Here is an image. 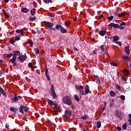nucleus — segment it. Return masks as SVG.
<instances>
[{"label": "nucleus", "instance_id": "33", "mask_svg": "<svg viewBox=\"0 0 131 131\" xmlns=\"http://www.w3.org/2000/svg\"><path fill=\"white\" fill-rule=\"evenodd\" d=\"M36 19V17L35 16H34V17H30L29 18V21H35V20Z\"/></svg>", "mask_w": 131, "mask_h": 131}, {"label": "nucleus", "instance_id": "24", "mask_svg": "<svg viewBox=\"0 0 131 131\" xmlns=\"http://www.w3.org/2000/svg\"><path fill=\"white\" fill-rule=\"evenodd\" d=\"M123 72L125 74L126 76H127L128 74H129V72H128V70H127L126 69H124L123 70Z\"/></svg>", "mask_w": 131, "mask_h": 131}, {"label": "nucleus", "instance_id": "53", "mask_svg": "<svg viewBox=\"0 0 131 131\" xmlns=\"http://www.w3.org/2000/svg\"><path fill=\"white\" fill-rule=\"evenodd\" d=\"M48 16L49 17H55V14H53L52 13H50V14H48Z\"/></svg>", "mask_w": 131, "mask_h": 131}, {"label": "nucleus", "instance_id": "42", "mask_svg": "<svg viewBox=\"0 0 131 131\" xmlns=\"http://www.w3.org/2000/svg\"><path fill=\"white\" fill-rule=\"evenodd\" d=\"M28 43H29V45H31V48H32L33 47V42L32 41H31V40L29 41Z\"/></svg>", "mask_w": 131, "mask_h": 131}, {"label": "nucleus", "instance_id": "8", "mask_svg": "<svg viewBox=\"0 0 131 131\" xmlns=\"http://www.w3.org/2000/svg\"><path fill=\"white\" fill-rule=\"evenodd\" d=\"M43 23H45L47 26H48L49 28H50L51 30H54V29H55L54 28H53V26H54V23L46 21H44Z\"/></svg>", "mask_w": 131, "mask_h": 131}, {"label": "nucleus", "instance_id": "29", "mask_svg": "<svg viewBox=\"0 0 131 131\" xmlns=\"http://www.w3.org/2000/svg\"><path fill=\"white\" fill-rule=\"evenodd\" d=\"M127 124L124 123V124H123V125H122L123 129L124 130H126V129H127Z\"/></svg>", "mask_w": 131, "mask_h": 131}, {"label": "nucleus", "instance_id": "6", "mask_svg": "<svg viewBox=\"0 0 131 131\" xmlns=\"http://www.w3.org/2000/svg\"><path fill=\"white\" fill-rule=\"evenodd\" d=\"M16 60H17V57H14L12 56V58L9 60V63L10 62L12 63L14 67H15V66H17V61H16Z\"/></svg>", "mask_w": 131, "mask_h": 131}, {"label": "nucleus", "instance_id": "1", "mask_svg": "<svg viewBox=\"0 0 131 131\" xmlns=\"http://www.w3.org/2000/svg\"><path fill=\"white\" fill-rule=\"evenodd\" d=\"M125 25H126V22H122L120 24V25H119L118 24L111 23L109 24L107 26H110V27H114V28H117L118 29H121V30H123V29H125Z\"/></svg>", "mask_w": 131, "mask_h": 131}, {"label": "nucleus", "instance_id": "26", "mask_svg": "<svg viewBox=\"0 0 131 131\" xmlns=\"http://www.w3.org/2000/svg\"><path fill=\"white\" fill-rule=\"evenodd\" d=\"M29 67L31 68L32 71H34V69L33 68V64L31 62L29 63Z\"/></svg>", "mask_w": 131, "mask_h": 131}, {"label": "nucleus", "instance_id": "19", "mask_svg": "<svg viewBox=\"0 0 131 131\" xmlns=\"http://www.w3.org/2000/svg\"><path fill=\"white\" fill-rule=\"evenodd\" d=\"M21 12L26 14V13H28V12H29V9H27V8H21Z\"/></svg>", "mask_w": 131, "mask_h": 131}, {"label": "nucleus", "instance_id": "59", "mask_svg": "<svg viewBox=\"0 0 131 131\" xmlns=\"http://www.w3.org/2000/svg\"><path fill=\"white\" fill-rule=\"evenodd\" d=\"M122 79L124 80V81H126V78L124 77H122Z\"/></svg>", "mask_w": 131, "mask_h": 131}, {"label": "nucleus", "instance_id": "48", "mask_svg": "<svg viewBox=\"0 0 131 131\" xmlns=\"http://www.w3.org/2000/svg\"><path fill=\"white\" fill-rule=\"evenodd\" d=\"M20 38L19 37H17V36H15V40L16 41H18L20 40Z\"/></svg>", "mask_w": 131, "mask_h": 131}, {"label": "nucleus", "instance_id": "61", "mask_svg": "<svg viewBox=\"0 0 131 131\" xmlns=\"http://www.w3.org/2000/svg\"><path fill=\"white\" fill-rule=\"evenodd\" d=\"M76 90H78L79 91L80 86L79 85L76 86Z\"/></svg>", "mask_w": 131, "mask_h": 131}, {"label": "nucleus", "instance_id": "60", "mask_svg": "<svg viewBox=\"0 0 131 131\" xmlns=\"http://www.w3.org/2000/svg\"><path fill=\"white\" fill-rule=\"evenodd\" d=\"M4 15L7 18H10V16H9L8 14L5 13Z\"/></svg>", "mask_w": 131, "mask_h": 131}, {"label": "nucleus", "instance_id": "23", "mask_svg": "<svg viewBox=\"0 0 131 131\" xmlns=\"http://www.w3.org/2000/svg\"><path fill=\"white\" fill-rule=\"evenodd\" d=\"M122 59L125 61H130L131 60L130 58L127 56H122Z\"/></svg>", "mask_w": 131, "mask_h": 131}, {"label": "nucleus", "instance_id": "47", "mask_svg": "<svg viewBox=\"0 0 131 131\" xmlns=\"http://www.w3.org/2000/svg\"><path fill=\"white\" fill-rule=\"evenodd\" d=\"M10 43H11V45H14V42H15V40H14V39H11L10 40Z\"/></svg>", "mask_w": 131, "mask_h": 131}, {"label": "nucleus", "instance_id": "28", "mask_svg": "<svg viewBox=\"0 0 131 131\" xmlns=\"http://www.w3.org/2000/svg\"><path fill=\"white\" fill-rule=\"evenodd\" d=\"M0 93H2L3 96H6V93L5 92V91L1 87H0Z\"/></svg>", "mask_w": 131, "mask_h": 131}, {"label": "nucleus", "instance_id": "50", "mask_svg": "<svg viewBox=\"0 0 131 131\" xmlns=\"http://www.w3.org/2000/svg\"><path fill=\"white\" fill-rule=\"evenodd\" d=\"M9 124L8 123H6V125H5V127L6 128H7V129H9L10 128H9Z\"/></svg>", "mask_w": 131, "mask_h": 131}, {"label": "nucleus", "instance_id": "13", "mask_svg": "<svg viewBox=\"0 0 131 131\" xmlns=\"http://www.w3.org/2000/svg\"><path fill=\"white\" fill-rule=\"evenodd\" d=\"M49 72V70L48 69H46L45 70V75L46 76V78L48 80H51V78H50V76H49V74H48Z\"/></svg>", "mask_w": 131, "mask_h": 131}, {"label": "nucleus", "instance_id": "11", "mask_svg": "<svg viewBox=\"0 0 131 131\" xmlns=\"http://www.w3.org/2000/svg\"><path fill=\"white\" fill-rule=\"evenodd\" d=\"M84 92L86 95H88L90 93V86L88 85H86L84 87Z\"/></svg>", "mask_w": 131, "mask_h": 131}, {"label": "nucleus", "instance_id": "37", "mask_svg": "<svg viewBox=\"0 0 131 131\" xmlns=\"http://www.w3.org/2000/svg\"><path fill=\"white\" fill-rule=\"evenodd\" d=\"M113 19H114V16L113 15H112L111 16H108L107 17V19L110 20V21H112V20H113Z\"/></svg>", "mask_w": 131, "mask_h": 131}, {"label": "nucleus", "instance_id": "7", "mask_svg": "<svg viewBox=\"0 0 131 131\" xmlns=\"http://www.w3.org/2000/svg\"><path fill=\"white\" fill-rule=\"evenodd\" d=\"M22 99V97L20 96H17V95L14 94V97L12 99V103H16L17 101H19V100H21Z\"/></svg>", "mask_w": 131, "mask_h": 131}, {"label": "nucleus", "instance_id": "21", "mask_svg": "<svg viewBox=\"0 0 131 131\" xmlns=\"http://www.w3.org/2000/svg\"><path fill=\"white\" fill-rule=\"evenodd\" d=\"M4 57H5V58H11V57H12V56H13V53H10V54H3Z\"/></svg>", "mask_w": 131, "mask_h": 131}, {"label": "nucleus", "instance_id": "41", "mask_svg": "<svg viewBox=\"0 0 131 131\" xmlns=\"http://www.w3.org/2000/svg\"><path fill=\"white\" fill-rule=\"evenodd\" d=\"M96 80H97L99 84H101V80H100V77H99V76H97L96 77Z\"/></svg>", "mask_w": 131, "mask_h": 131}, {"label": "nucleus", "instance_id": "5", "mask_svg": "<svg viewBox=\"0 0 131 131\" xmlns=\"http://www.w3.org/2000/svg\"><path fill=\"white\" fill-rule=\"evenodd\" d=\"M115 114H116V116H117L118 118H119L121 120H122L123 114H122V113L121 112V111L118 110H117L115 112Z\"/></svg>", "mask_w": 131, "mask_h": 131}, {"label": "nucleus", "instance_id": "25", "mask_svg": "<svg viewBox=\"0 0 131 131\" xmlns=\"http://www.w3.org/2000/svg\"><path fill=\"white\" fill-rule=\"evenodd\" d=\"M110 95L111 97H115V96L116 95V93H115L114 91H112L110 92Z\"/></svg>", "mask_w": 131, "mask_h": 131}, {"label": "nucleus", "instance_id": "38", "mask_svg": "<svg viewBox=\"0 0 131 131\" xmlns=\"http://www.w3.org/2000/svg\"><path fill=\"white\" fill-rule=\"evenodd\" d=\"M35 54L38 55V54H39V49L38 48L35 49Z\"/></svg>", "mask_w": 131, "mask_h": 131}, {"label": "nucleus", "instance_id": "55", "mask_svg": "<svg viewBox=\"0 0 131 131\" xmlns=\"http://www.w3.org/2000/svg\"><path fill=\"white\" fill-rule=\"evenodd\" d=\"M100 48H101V51H102V52H104V46L102 45Z\"/></svg>", "mask_w": 131, "mask_h": 131}, {"label": "nucleus", "instance_id": "16", "mask_svg": "<svg viewBox=\"0 0 131 131\" xmlns=\"http://www.w3.org/2000/svg\"><path fill=\"white\" fill-rule=\"evenodd\" d=\"M9 110H10V111L12 112H14V114H16V113H17V111H18V108L14 107H11L9 108Z\"/></svg>", "mask_w": 131, "mask_h": 131}, {"label": "nucleus", "instance_id": "10", "mask_svg": "<svg viewBox=\"0 0 131 131\" xmlns=\"http://www.w3.org/2000/svg\"><path fill=\"white\" fill-rule=\"evenodd\" d=\"M17 58L19 60H20L21 61H26V59H27V55H26V54H24L23 55L20 54V55H19V56H18Z\"/></svg>", "mask_w": 131, "mask_h": 131}, {"label": "nucleus", "instance_id": "31", "mask_svg": "<svg viewBox=\"0 0 131 131\" xmlns=\"http://www.w3.org/2000/svg\"><path fill=\"white\" fill-rule=\"evenodd\" d=\"M101 122H100L99 121L97 122V128H101Z\"/></svg>", "mask_w": 131, "mask_h": 131}, {"label": "nucleus", "instance_id": "9", "mask_svg": "<svg viewBox=\"0 0 131 131\" xmlns=\"http://www.w3.org/2000/svg\"><path fill=\"white\" fill-rule=\"evenodd\" d=\"M72 115V113L69 110H66L64 112V116L66 118H70Z\"/></svg>", "mask_w": 131, "mask_h": 131}, {"label": "nucleus", "instance_id": "20", "mask_svg": "<svg viewBox=\"0 0 131 131\" xmlns=\"http://www.w3.org/2000/svg\"><path fill=\"white\" fill-rule=\"evenodd\" d=\"M115 15L116 16H118V17H123V16H124V15H125V12H122V13H121L120 14H118L117 13H115Z\"/></svg>", "mask_w": 131, "mask_h": 131}, {"label": "nucleus", "instance_id": "27", "mask_svg": "<svg viewBox=\"0 0 131 131\" xmlns=\"http://www.w3.org/2000/svg\"><path fill=\"white\" fill-rule=\"evenodd\" d=\"M15 32H16V33H20L22 35L23 33V29H17Z\"/></svg>", "mask_w": 131, "mask_h": 131}, {"label": "nucleus", "instance_id": "63", "mask_svg": "<svg viewBox=\"0 0 131 131\" xmlns=\"http://www.w3.org/2000/svg\"><path fill=\"white\" fill-rule=\"evenodd\" d=\"M31 13L32 16H33L34 15V13H33V10H31Z\"/></svg>", "mask_w": 131, "mask_h": 131}, {"label": "nucleus", "instance_id": "32", "mask_svg": "<svg viewBox=\"0 0 131 131\" xmlns=\"http://www.w3.org/2000/svg\"><path fill=\"white\" fill-rule=\"evenodd\" d=\"M64 23H65L66 26H67V27L70 26V24H71V22H70L69 21H65Z\"/></svg>", "mask_w": 131, "mask_h": 131}, {"label": "nucleus", "instance_id": "4", "mask_svg": "<svg viewBox=\"0 0 131 131\" xmlns=\"http://www.w3.org/2000/svg\"><path fill=\"white\" fill-rule=\"evenodd\" d=\"M50 88V91L52 94V98L54 99H56L57 98V94H56V91H55V88H54V85H51Z\"/></svg>", "mask_w": 131, "mask_h": 131}, {"label": "nucleus", "instance_id": "22", "mask_svg": "<svg viewBox=\"0 0 131 131\" xmlns=\"http://www.w3.org/2000/svg\"><path fill=\"white\" fill-rule=\"evenodd\" d=\"M113 41L115 42H117V40H118L119 39V36H115L113 37Z\"/></svg>", "mask_w": 131, "mask_h": 131}, {"label": "nucleus", "instance_id": "12", "mask_svg": "<svg viewBox=\"0 0 131 131\" xmlns=\"http://www.w3.org/2000/svg\"><path fill=\"white\" fill-rule=\"evenodd\" d=\"M21 55V53H20V52L19 51H16L14 52V54H12V56L13 57H16L17 56H18V57H20V55Z\"/></svg>", "mask_w": 131, "mask_h": 131}, {"label": "nucleus", "instance_id": "36", "mask_svg": "<svg viewBox=\"0 0 131 131\" xmlns=\"http://www.w3.org/2000/svg\"><path fill=\"white\" fill-rule=\"evenodd\" d=\"M54 108L56 109V110H59L60 109V106L57 104H55Z\"/></svg>", "mask_w": 131, "mask_h": 131}, {"label": "nucleus", "instance_id": "52", "mask_svg": "<svg viewBox=\"0 0 131 131\" xmlns=\"http://www.w3.org/2000/svg\"><path fill=\"white\" fill-rule=\"evenodd\" d=\"M53 114H54V115H58L59 114L58 113L57 111H55L53 112Z\"/></svg>", "mask_w": 131, "mask_h": 131}, {"label": "nucleus", "instance_id": "54", "mask_svg": "<svg viewBox=\"0 0 131 131\" xmlns=\"http://www.w3.org/2000/svg\"><path fill=\"white\" fill-rule=\"evenodd\" d=\"M117 130L121 131V127H116Z\"/></svg>", "mask_w": 131, "mask_h": 131}, {"label": "nucleus", "instance_id": "57", "mask_svg": "<svg viewBox=\"0 0 131 131\" xmlns=\"http://www.w3.org/2000/svg\"><path fill=\"white\" fill-rule=\"evenodd\" d=\"M23 35H24V34H23H23H19L18 35H17V36H16L17 37H19V38H20V37H21V36H23Z\"/></svg>", "mask_w": 131, "mask_h": 131}, {"label": "nucleus", "instance_id": "15", "mask_svg": "<svg viewBox=\"0 0 131 131\" xmlns=\"http://www.w3.org/2000/svg\"><path fill=\"white\" fill-rule=\"evenodd\" d=\"M107 33V31L106 30H101L99 32V34L101 36H104Z\"/></svg>", "mask_w": 131, "mask_h": 131}, {"label": "nucleus", "instance_id": "51", "mask_svg": "<svg viewBox=\"0 0 131 131\" xmlns=\"http://www.w3.org/2000/svg\"><path fill=\"white\" fill-rule=\"evenodd\" d=\"M110 64H111V65H112V66H117L116 65V63H114V62H111L110 63Z\"/></svg>", "mask_w": 131, "mask_h": 131}, {"label": "nucleus", "instance_id": "14", "mask_svg": "<svg viewBox=\"0 0 131 131\" xmlns=\"http://www.w3.org/2000/svg\"><path fill=\"white\" fill-rule=\"evenodd\" d=\"M124 51L127 55H129V54H130V52L129 51V47H128V46L125 47Z\"/></svg>", "mask_w": 131, "mask_h": 131}, {"label": "nucleus", "instance_id": "3", "mask_svg": "<svg viewBox=\"0 0 131 131\" xmlns=\"http://www.w3.org/2000/svg\"><path fill=\"white\" fill-rule=\"evenodd\" d=\"M55 29H56V30H59V29H60L61 33H66L67 32V30L63 27L60 24H57L56 25Z\"/></svg>", "mask_w": 131, "mask_h": 131}, {"label": "nucleus", "instance_id": "18", "mask_svg": "<svg viewBox=\"0 0 131 131\" xmlns=\"http://www.w3.org/2000/svg\"><path fill=\"white\" fill-rule=\"evenodd\" d=\"M25 108V106L20 105L19 112L21 113V114H24V112L23 111V110H24Z\"/></svg>", "mask_w": 131, "mask_h": 131}, {"label": "nucleus", "instance_id": "39", "mask_svg": "<svg viewBox=\"0 0 131 131\" xmlns=\"http://www.w3.org/2000/svg\"><path fill=\"white\" fill-rule=\"evenodd\" d=\"M116 88L119 92H120L121 91V88H120V86L118 85V84H116Z\"/></svg>", "mask_w": 131, "mask_h": 131}, {"label": "nucleus", "instance_id": "30", "mask_svg": "<svg viewBox=\"0 0 131 131\" xmlns=\"http://www.w3.org/2000/svg\"><path fill=\"white\" fill-rule=\"evenodd\" d=\"M74 99L75 101H76L77 102H79V101H80V100L79 99V97H78V95H75Z\"/></svg>", "mask_w": 131, "mask_h": 131}, {"label": "nucleus", "instance_id": "44", "mask_svg": "<svg viewBox=\"0 0 131 131\" xmlns=\"http://www.w3.org/2000/svg\"><path fill=\"white\" fill-rule=\"evenodd\" d=\"M87 118L88 117H86V115L81 117V119H82L83 120H85L86 119H87Z\"/></svg>", "mask_w": 131, "mask_h": 131}, {"label": "nucleus", "instance_id": "17", "mask_svg": "<svg viewBox=\"0 0 131 131\" xmlns=\"http://www.w3.org/2000/svg\"><path fill=\"white\" fill-rule=\"evenodd\" d=\"M47 102L49 105H50V106H54L55 104V102H54V101L51 99H47Z\"/></svg>", "mask_w": 131, "mask_h": 131}, {"label": "nucleus", "instance_id": "34", "mask_svg": "<svg viewBox=\"0 0 131 131\" xmlns=\"http://www.w3.org/2000/svg\"><path fill=\"white\" fill-rule=\"evenodd\" d=\"M43 2H44V3L45 4H49V3H50V4H52V0H43Z\"/></svg>", "mask_w": 131, "mask_h": 131}, {"label": "nucleus", "instance_id": "2", "mask_svg": "<svg viewBox=\"0 0 131 131\" xmlns=\"http://www.w3.org/2000/svg\"><path fill=\"white\" fill-rule=\"evenodd\" d=\"M62 101L64 104H66V105H69V106L72 105V101L71 100V98H69L66 96H64L62 98Z\"/></svg>", "mask_w": 131, "mask_h": 131}, {"label": "nucleus", "instance_id": "58", "mask_svg": "<svg viewBox=\"0 0 131 131\" xmlns=\"http://www.w3.org/2000/svg\"><path fill=\"white\" fill-rule=\"evenodd\" d=\"M97 52H98L97 50H95L93 51V54L94 55H96V54H97Z\"/></svg>", "mask_w": 131, "mask_h": 131}, {"label": "nucleus", "instance_id": "43", "mask_svg": "<svg viewBox=\"0 0 131 131\" xmlns=\"http://www.w3.org/2000/svg\"><path fill=\"white\" fill-rule=\"evenodd\" d=\"M120 97L122 101H124L125 100V96H124V95H121Z\"/></svg>", "mask_w": 131, "mask_h": 131}, {"label": "nucleus", "instance_id": "64", "mask_svg": "<svg viewBox=\"0 0 131 131\" xmlns=\"http://www.w3.org/2000/svg\"><path fill=\"white\" fill-rule=\"evenodd\" d=\"M37 33H39V34H40V33H41V32L39 30H37Z\"/></svg>", "mask_w": 131, "mask_h": 131}, {"label": "nucleus", "instance_id": "62", "mask_svg": "<svg viewBox=\"0 0 131 131\" xmlns=\"http://www.w3.org/2000/svg\"><path fill=\"white\" fill-rule=\"evenodd\" d=\"M128 122H129L130 125H131V119H129V120H128Z\"/></svg>", "mask_w": 131, "mask_h": 131}, {"label": "nucleus", "instance_id": "45", "mask_svg": "<svg viewBox=\"0 0 131 131\" xmlns=\"http://www.w3.org/2000/svg\"><path fill=\"white\" fill-rule=\"evenodd\" d=\"M29 110V108L28 107H27V106H25L24 111L25 112H28Z\"/></svg>", "mask_w": 131, "mask_h": 131}, {"label": "nucleus", "instance_id": "40", "mask_svg": "<svg viewBox=\"0 0 131 131\" xmlns=\"http://www.w3.org/2000/svg\"><path fill=\"white\" fill-rule=\"evenodd\" d=\"M114 99H112L111 102H110V106L111 107H113L114 106Z\"/></svg>", "mask_w": 131, "mask_h": 131}, {"label": "nucleus", "instance_id": "49", "mask_svg": "<svg viewBox=\"0 0 131 131\" xmlns=\"http://www.w3.org/2000/svg\"><path fill=\"white\" fill-rule=\"evenodd\" d=\"M103 17H104V15H103V14H100V15L98 16V19L100 20V19H102V18H103Z\"/></svg>", "mask_w": 131, "mask_h": 131}, {"label": "nucleus", "instance_id": "56", "mask_svg": "<svg viewBox=\"0 0 131 131\" xmlns=\"http://www.w3.org/2000/svg\"><path fill=\"white\" fill-rule=\"evenodd\" d=\"M73 50H74L75 52H78L79 51L78 49L76 48V47H74Z\"/></svg>", "mask_w": 131, "mask_h": 131}, {"label": "nucleus", "instance_id": "46", "mask_svg": "<svg viewBox=\"0 0 131 131\" xmlns=\"http://www.w3.org/2000/svg\"><path fill=\"white\" fill-rule=\"evenodd\" d=\"M115 43H117V45H118L119 47H121V46H122V43H121V42L117 41L115 42Z\"/></svg>", "mask_w": 131, "mask_h": 131}, {"label": "nucleus", "instance_id": "35", "mask_svg": "<svg viewBox=\"0 0 131 131\" xmlns=\"http://www.w3.org/2000/svg\"><path fill=\"white\" fill-rule=\"evenodd\" d=\"M79 93L80 94V95H82V96H84V95H86L85 94V92L82 90H80Z\"/></svg>", "mask_w": 131, "mask_h": 131}]
</instances>
